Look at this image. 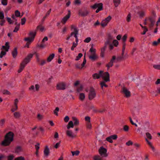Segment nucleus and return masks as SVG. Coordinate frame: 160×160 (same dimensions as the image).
<instances>
[{"instance_id": "nucleus-2", "label": "nucleus", "mask_w": 160, "mask_h": 160, "mask_svg": "<svg viewBox=\"0 0 160 160\" xmlns=\"http://www.w3.org/2000/svg\"><path fill=\"white\" fill-rule=\"evenodd\" d=\"M35 53H36V52H35L33 54H29L24 59L20 64L19 69L18 71V73H20L23 70L25 65L29 62L33 55Z\"/></svg>"}, {"instance_id": "nucleus-1", "label": "nucleus", "mask_w": 160, "mask_h": 160, "mask_svg": "<svg viewBox=\"0 0 160 160\" xmlns=\"http://www.w3.org/2000/svg\"><path fill=\"white\" fill-rule=\"evenodd\" d=\"M14 133L11 131L9 132L4 136V139L2 142L1 145L4 147L9 146L14 139Z\"/></svg>"}, {"instance_id": "nucleus-24", "label": "nucleus", "mask_w": 160, "mask_h": 160, "mask_svg": "<svg viewBox=\"0 0 160 160\" xmlns=\"http://www.w3.org/2000/svg\"><path fill=\"white\" fill-rule=\"evenodd\" d=\"M106 81H103L101 82L100 83V84L101 85V88L102 89H103V87L104 86L105 88H107L108 87V85H107L106 83Z\"/></svg>"}, {"instance_id": "nucleus-35", "label": "nucleus", "mask_w": 160, "mask_h": 160, "mask_svg": "<svg viewBox=\"0 0 160 160\" xmlns=\"http://www.w3.org/2000/svg\"><path fill=\"white\" fill-rule=\"evenodd\" d=\"M94 160H102V158L99 155H95L93 157Z\"/></svg>"}, {"instance_id": "nucleus-50", "label": "nucleus", "mask_w": 160, "mask_h": 160, "mask_svg": "<svg viewBox=\"0 0 160 160\" xmlns=\"http://www.w3.org/2000/svg\"><path fill=\"white\" fill-rule=\"evenodd\" d=\"M142 28L144 30L143 33H142V35H144L145 34L146 32L148 31V29L146 26H145V27H142Z\"/></svg>"}, {"instance_id": "nucleus-62", "label": "nucleus", "mask_w": 160, "mask_h": 160, "mask_svg": "<svg viewBox=\"0 0 160 160\" xmlns=\"http://www.w3.org/2000/svg\"><path fill=\"white\" fill-rule=\"evenodd\" d=\"M116 59V57L115 56H113L112 57V58L110 60V62H111L112 63L115 62V60Z\"/></svg>"}, {"instance_id": "nucleus-7", "label": "nucleus", "mask_w": 160, "mask_h": 160, "mask_svg": "<svg viewBox=\"0 0 160 160\" xmlns=\"http://www.w3.org/2000/svg\"><path fill=\"white\" fill-rule=\"evenodd\" d=\"M101 77L106 82H108L110 81V75L108 72H103L101 75Z\"/></svg>"}, {"instance_id": "nucleus-44", "label": "nucleus", "mask_w": 160, "mask_h": 160, "mask_svg": "<svg viewBox=\"0 0 160 160\" xmlns=\"http://www.w3.org/2000/svg\"><path fill=\"white\" fill-rule=\"evenodd\" d=\"M113 65V63H112L110 61L106 65V66L107 67L108 70L109 68L110 67H112Z\"/></svg>"}, {"instance_id": "nucleus-43", "label": "nucleus", "mask_w": 160, "mask_h": 160, "mask_svg": "<svg viewBox=\"0 0 160 160\" xmlns=\"http://www.w3.org/2000/svg\"><path fill=\"white\" fill-rule=\"evenodd\" d=\"M131 14L130 13H129L128 15L127 18H126V20L128 22H129L131 21Z\"/></svg>"}, {"instance_id": "nucleus-61", "label": "nucleus", "mask_w": 160, "mask_h": 160, "mask_svg": "<svg viewBox=\"0 0 160 160\" xmlns=\"http://www.w3.org/2000/svg\"><path fill=\"white\" fill-rule=\"evenodd\" d=\"M4 18V14L3 12H0V19H3Z\"/></svg>"}, {"instance_id": "nucleus-19", "label": "nucleus", "mask_w": 160, "mask_h": 160, "mask_svg": "<svg viewBox=\"0 0 160 160\" xmlns=\"http://www.w3.org/2000/svg\"><path fill=\"white\" fill-rule=\"evenodd\" d=\"M71 29H73L74 31H75V33H74V37L76 39L78 38L77 36V34H78V30L77 28L73 25H72L71 26Z\"/></svg>"}, {"instance_id": "nucleus-53", "label": "nucleus", "mask_w": 160, "mask_h": 160, "mask_svg": "<svg viewBox=\"0 0 160 160\" xmlns=\"http://www.w3.org/2000/svg\"><path fill=\"white\" fill-rule=\"evenodd\" d=\"M123 129L124 131L128 132L129 130V127L128 125H125L123 126Z\"/></svg>"}, {"instance_id": "nucleus-55", "label": "nucleus", "mask_w": 160, "mask_h": 160, "mask_svg": "<svg viewBox=\"0 0 160 160\" xmlns=\"http://www.w3.org/2000/svg\"><path fill=\"white\" fill-rule=\"evenodd\" d=\"M91 40V38L90 37H88L86 38L84 40V42H85L88 43Z\"/></svg>"}, {"instance_id": "nucleus-63", "label": "nucleus", "mask_w": 160, "mask_h": 160, "mask_svg": "<svg viewBox=\"0 0 160 160\" xmlns=\"http://www.w3.org/2000/svg\"><path fill=\"white\" fill-rule=\"evenodd\" d=\"M127 35L126 34L124 35V36L123 37L122 40L123 41V42H125L127 38Z\"/></svg>"}, {"instance_id": "nucleus-32", "label": "nucleus", "mask_w": 160, "mask_h": 160, "mask_svg": "<svg viewBox=\"0 0 160 160\" xmlns=\"http://www.w3.org/2000/svg\"><path fill=\"white\" fill-rule=\"evenodd\" d=\"M17 26H16L13 31V32H17V31L19 30V29L20 28V23H19L18 24H17V25H16Z\"/></svg>"}, {"instance_id": "nucleus-25", "label": "nucleus", "mask_w": 160, "mask_h": 160, "mask_svg": "<svg viewBox=\"0 0 160 160\" xmlns=\"http://www.w3.org/2000/svg\"><path fill=\"white\" fill-rule=\"evenodd\" d=\"M24 40L25 41H27V42L31 43L33 41L34 39L31 37H28L24 38Z\"/></svg>"}, {"instance_id": "nucleus-52", "label": "nucleus", "mask_w": 160, "mask_h": 160, "mask_svg": "<svg viewBox=\"0 0 160 160\" xmlns=\"http://www.w3.org/2000/svg\"><path fill=\"white\" fill-rule=\"evenodd\" d=\"M59 110V108L58 107L56 108L55 110L54 111V113L55 114L56 116H58V112Z\"/></svg>"}, {"instance_id": "nucleus-11", "label": "nucleus", "mask_w": 160, "mask_h": 160, "mask_svg": "<svg viewBox=\"0 0 160 160\" xmlns=\"http://www.w3.org/2000/svg\"><path fill=\"white\" fill-rule=\"evenodd\" d=\"M48 40V38L47 37H45L42 40L41 42V44L40 45L37 44V47H39L41 48H44L46 46V45L44 44V42L45 41H47Z\"/></svg>"}, {"instance_id": "nucleus-48", "label": "nucleus", "mask_w": 160, "mask_h": 160, "mask_svg": "<svg viewBox=\"0 0 160 160\" xmlns=\"http://www.w3.org/2000/svg\"><path fill=\"white\" fill-rule=\"evenodd\" d=\"M138 13L139 14L140 17H143L145 15V12L143 11H142L141 12H138Z\"/></svg>"}, {"instance_id": "nucleus-4", "label": "nucleus", "mask_w": 160, "mask_h": 160, "mask_svg": "<svg viewBox=\"0 0 160 160\" xmlns=\"http://www.w3.org/2000/svg\"><path fill=\"white\" fill-rule=\"evenodd\" d=\"M121 92L124 95V96L127 98L130 97L131 96V92L129 91L126 87L124 85L122 86Z\"/></svg>"}, {"instance_id": "nucleus-45", "label": "nucleus", "mask_w": 160, "mask_h": 160, "mask_svg": "<svg viewBox=\"0 0 160 160\" xmlns=\"http://www.w3.org/2000/svg\"><path fill=\"white\" fill-rule=\"evenodd\" d=\"M112 19V17L110 16H109L108 17L106 18L104 20L105 21L108 23Z\"/></svg>"}, {"instance_id": "nucleus-6", "label": "nucleus", "mask_w": 160, "mask_h": 160, "mask_svg": "<svg viewBox=\"0 0 160 160\" xmlns=\"http://www.w3.org/2000/svg\"><path fill=\"white\" fill-rule=\"evenodd\" d=\"M98 152L102 158L106 157L108 156L107 154V150L103 147H101L98 150Z\"/></svg>"}, {"instance_id": "nucleus-20", "label": "nucleus", "mask_w": 160, "mask_h": 160, "mask_svg": "<svg viewBox=\"0 0 160 160\" xmlns=\"http://www.w3.org/2000/svg\"><path fill=\"white\" fill-rule=\"evenodd\" d=\"M107 46L104 45V46L101 49L100 56L102 58H104V57L105 51Z\"/></svg>"}, {"instance_id": "nucleus-29", "label": "nucleus", "mask_w": 160, "mask_h": 160, "mask_svg": "<svg viewBox=\"0 0 160 160\" xmlns=\"http://www.w3.org/2000/svg\"><path fill=\"white\" fill-rule=\"evenodd\" d=\"M124 59V57L121 56H118L117 58H116V62H120Z\"/></svg>"}, {"instance_id": "nucleus-23", "label": "nucleus", "mask_w": 160, "mask_h": 160, "mask_svg": "<svg viewBox=\"0 0 160 160\" xmlns=\"http://www.w3.org/2000/svg\"><path fill=\"white\" fill-rule=\"evenodd\" d=\"M74 127V124L72 121H70L68 122V124L67 126L68 129H69L70 128H73Z\"/></svg>"}, {"instance_id": "nucleus-33", "label": "nucleus", "mask_w": 160, "mask_h": 160, "mask_svg": "<svg viewBox=\"0 0 160 160\" xmlns=\"http://www.w3.org/2000/svg\"><path fill=\"white\" fill-rule=\"evenodd\" d=\"M5 122V119H2L0 120V126L3 127Z\"/></svg>"}, {"instance_id": "nucleus-15", "label": "nucleus", "mask_w": 160, "mask_h": 160, "mask_svg": "<svg viewBox=\"0 0 160 160\" xmlns=\"http://www.w3.org/2000/svg\"><path fill=\"white\" fill-rule=\"evenodd\" d=\"M43 152L45 157H48L50 153V151L48 146H45Z\"/></svg>"}, {"instance_id": "nucleus-9", "label": "nucleus", "mask_w": 160, "mask_h": 160, "mask_svg": "<svg viewBox=\"0 0 160 160\" xmlns=\"http://www.w3.org/2000/svg\"><path fill=\"white\" fill-rule=\"evenodd\" d=\"M118 138L117 135L116 134L111 135L106 138V140L111 143L113 142L112 139L116 140Z\"/></svg>"}, {"instance_id": "nucleus-22", "label": "nucleus", "mask_w": 160, "mask_h": 160, "mask_svg": "<svg viewBox=\"0 0 160 160\" xmlns=\"http://www.w3.org/2000/svg\"><path fill=\"white\" fill-rule=\"evenodd\" d=\"M54 56L55 54L54 53H52L47 58V61L48 62H51V60L53 59Z\"/></svg>"}, {"instance_id": "nucleus-21", "label": "nucleus", "mask_w": 160, "mask_h": 160, "mask_svg": "<svg viewBox=\"0 0 160 160\" xmlns=\"http://www.w3.org/2000/svg\"><path fill=\"white\" fill-rule=\"evenodd\" d=\"M18 54L17 48H15L12 52V55L14 58H15Z\"/></svg>"}, {"instance_id": "nucleus-59", "label": "nucleus", "mask_w": 160, "mask_h": 160, "mask_svg": "<svg viewBox=\"0 0 160 160\" xmlns=\"http://www.w3.org/2000/svg\"><path fill=\"white\" fill-rule=\"evenodd\" d=\"M26 22V19L24 17L21 19V24L23 25L25 24Z\"/></svg>"}, {"instance_id": "nucleus-51", "label": "nucleus", "mask_w": 160, "mask_h": 160, "mask_svg": "<svg viewBox=\"0 0 160 160\" xmlns=\"http://www.w3.org/2000/svg\"><path fill=\"white\" fill-rule=\"evenodd\" d=\"M14 158L13 155H10L7 157L8 160H12Z\"/></svg>"}, {"instance_id": "nucleus-60", "label": "nucleus", "mask_w": 160, "mask_h": 160, "mask_svg": "<svg viewBox=\"0 0 160 160\" xmlns=\"http://www.w3.org/2000/svg\"><path fill=\"white\" fill-rule=\"evenodd\" d=\"M14 160H25V159L23 157L20 156L16 158Z\"/></svg>"}, {"instance_id": "nucleus-36", "label": "nucleus", "mask_w": 160, "mask_h": 160, "mask_svg": "<svg viewBox=\"0 0 160 160\" xmlns=\"http://www.w3.org/2000/svg\"><path fill=\"white\" fill-rule=\"evenodd\" d=\"M113 2L114 4L115 7H117L118 5L120 3V1H113Z\"/></svg>"}, {"instance_id": "nucleus-37", "label": "nucleus", "mask_w": 160, "mask_h": 160, "mask_svg": "<svg viewBox=\"0 0 160 160\" xmlns=\"http://www.w3.org/2000/svg\"><path fill=\"white\" fill-rule=\"evenodd\" d=\"M37 118L39 120H41L43 118V115H41L40 114H38L37 115Z\"/></svg>"}, {"instance_id": "nucleus-13", "label": "nucleus", "mask_w": 160, "mask_h": 160, "mask_svg": "<svg viewBox=\"0 0 160 160\" xmlns=\"http://www.w3.org/2000/svg\"><path fill=\"white\" fill-rule=\"evenodd\" d=\"M71 15V12L70 10L68 11V13L64 17L61 21V22L63 24H65L67 20L70 18Z\"/></svg>"}, {"instance_id": "nucleus-3", "label": "nucleus", "mask_w": 160, "mask_h": 160, "mask_svg": "<svg viewBox=\"0 0 160 160\" xmlns=\"http://www.w3.org/2000/svg\"><path fill=\"white\" fill-rule=\"evenodd\" d=\"M96 95L95 89L92 87H90L88 93V99L90 100H92L96 97Z\"/></svg>"}, {"instance_id": "nucleus-8", "label": "nucleus", "mask_w": 160, "mask_h": 160, "mask_svg": "<svg viewBox=\"0 0 160 160\" xmlns=\"http://www.w3.org/2000/svg\"><path fill=\"white\" fill-rule=\"evenodd\" d=\"M89 12L86 9H85L84 10L80 9L78 11V15L82 17H85L87 16Z\"/></svg>"}, {"instance_id": "nucleus-58", "label": "nucleus", "mask_w": 160, "mask_h": 160, "mask_svg": "<svg viewBox=\"0 0 160 160\" xmlns=\"http://www.w3.org/2000/svg\"><path fill=\"white\" fill-rule=\"evenodd\" d=\"M153 67L156 69L160 70V64L154 65Z\"/></svg>"}, {"instance_id": "nucleus-16", "label": "nucleus", "mask_w": 160, "mask_h": 160, "mask_svg": "<svg viewBox=\"0 0 160 160\" xmlns=\"http://www.w3.org/2000/svg\"><path fill=\"white\" fill-rule=\"evenodd\" d=\"M66 132L67 135L69 138H73L76 137V135L73 134L71 131L68 130Z\"/></svg>"}, {"instance_id": "nucleus-40", "label": "nucleus", "mask_w": 160, "mask_h": 160, "mask_svg": "<svg viewBox=\"0 0 160 160\" xmlns=\"http://www.w3.org/2000/svg\"><path fill=\"white\" fill-rule=\"evenodd\" d=\"M115 47H117L118 45V42L116 40H114L112 44Z\"/></svg>"}, {"instance_id": "nucleus-64", "label": "nucleus", "mask_w": 160, "mask_h": 160, "mask_svg": "<svg viewBox=\"0 0 160 160\" xmlns=\"http://www.w3.org/2000/svg\"><path fill=\"white\" fill-rule=\"evenodd\" d=\"M69 119V118L68 116H66L64 119V120L65 122H68Z\"/></svg>"}, {"instance_id": "nucleus-5", "label": "nucleus", "mask_w": 160, "mask_h": 160, "mask_svg": "<svg viewBox=\"0 0 160 160\" xmlns=\"http://www.w3.org/2000/svg\"><path fill=\"white\" fill-rule=\"evenodd\" d=\"M89 52L92 53V54L89 56V58L92 61H95L98 58V56L96 55V49H90Z\"/></svg>"}, {"instance_id": "nucleus-41", "label": "nucleus", "mask_w": 160, "mask_h": 160, "mask_svg": "<svg viewBox=\"0 0 160 160\" xmlns=\"http://www.w3.org/2000/svg\"><path fill=\"white\" fill-rule=\"evenodd\" d=\"M87 128L90 129L92 128V124L91 122H87L86 123Z\"/></svg>"}, {"instance_id": "nucleus-18", "label": "nucleus", "mask_w": 160, "mask_h": 160, "mask_svg": "<svg viewBox=\"0 0 160 160\" xmlns=\"http://www.w3.org/2000/svg\"><path fill=\"white\" fill-rule=\"evenodd\" d=\"M9 42H6L5 44V46H2V49L4 50L6 52H8L9 48L10 46L9 45Z\"/></svg>"}, {"instance_id": "nucleus-39", "label": "nucleus", "mask_w": 160, "mask_h": 160, "mask_svg": "<svg viewBox=\"0 0 160 160\" xmlns=\"http://www.w3.org/2000/svg\"><path fill=\"white\" fill-rule=\"evenodd\" d=\"M149 19L150 22L151 23H154L155 22V18H153L152 17H150L149 18Z\"/></svg>"}, {"instance_id": "nucleus-38", "label": "nucleus", "mask_w": 160, "mask_h": 160, "mask_svg": "<svg viewBox=\"0 0 160 160\" xmlns=\"http://www.w3.org/2000/svg\"><path fill=\"white\" fill-rule=\"evenodd\" d=\"M2 93L4 95H10V92L7 90H3L2 91Z\"/></svg>"}, {"instance_id": "nucleus-14", "label": "nucleus", "mask_w": 160, "mask_h": 160, "mask_svg": "<svg viewBox=\"0 0 160 160\" xmlns=\"http://www.w3.org/2000/svg\"><path fill=\"white\" fill-rule=\"evenodd\" d=\"M103 72V71H100L98 73H95L93 74L92 76L93 79L99 78L101 77L102 74Z\"/></svg>"}, {"instance_id": "nucleus-31", "label": "nucleus", "mask_w": 160, "mask_h": 160, "mask_svg": "<svg viewBox=\"0 0 160 160\" xmlns=\"http://www.w3.org/2000/svg\"><path fill=\"white\" fill-rule=\"evenodd\" d=\"M29 35L31 37L32 39H34L36 35V32H35L34 33L32 32H30L29 33Z\"/></svg>"}, {"instance_id": "nucleus-17", "label": "nucleus", "mask_w": 160, "mask_h": 160, "mask_svg": "<svg viewBox=\"0 0 160 160\" xmlns=\"http://www.w3.org/2000/svg\"><path fill=\"white\" fill-rule=\"evenodd\" d=\"M102 7L103 8V4L102 3H95L93 6H90L91 8L94 9L99 8L100 7Z\"/></svg>"}, {"instance_id": "nucleus-26", "label": "nucleus", "mask_w": 160, "mask_h": 160, "mask_svg": "<svg viewBox=\"0 0 160 160\" xmlns=\"http://www.w3.org/2000/svg\"><path fill=\"white\" fill-rule=\"evenodd\" d=\"M14 117L16 118H19L21 116V114L19 112H15L14 114Z\"/></svg>"}, {"instance_id": "nucleus-56", "label": "nucleus", "mask_w": 160, "mask_h": 160, "mask_svg": "<svg viewBox=\"0 0 160 160\" xmlns=\"http://www.w3.org/2000/svg\"><path fill=\"white\" fill-rule=\"evenodd\" d=\"M81 3V1H75L74 2V4L77 5H79Z\"/></svg>"}, {"instance_id": "nucleus-30", "label": "nucleus", "mask_w": 160, "mask_h": 160, "mask_svg": "<svg viewBox=\"0 0 160 160\" xmlns=\"http://www.w3.org/2000/svg\"><path fill=\"white\" fill-rule=\"evenodd\" d=\"M85 98V94L84 93H81L80 94L79 96V99L82 100L83 101L84 100Z\"/></svg>"}, {"instance_id": "nucleus-47", "label": "nucleus", "mask_w": 160, "mask_h": 160, "mask_svg": "<svg viewBox=\"0 0 160 160\" xmlns=\"http://www.w3.org/2000/svg\"><path fill=\"white\" fill-rule=\"evenodd\" d=\"M146 135L147 138L151 140L152 139V136L148 132H147L146 133Z\"/></svg>"}, {"instance_id": "nucleus-54", "label": "nucleus", "mask_w": 160, "mask_h": 160, "mask_svg": "<svg viewBox=\"0 0 160 160\" xmlns=\"http://www.w3.org/2000/svg\"><path fill=\"white\" fill-rule=\"evenodd\" d=\"M77 45V43H75L74 42L73 43L72 46L71 47V50L72 51L76 47Z\"/></svg>"}, {"instance_id": "nucleus-10", "label": "nucleus", "mask_w": 160, "mask_h": 160, "mask_svg": "<svg viewBox=\"0 0 160 160\" xmlns=\"http://www.w3.org/2000/svg\"><path fill=\"white\" fill-rule=\"evenodd\" d=\"M113 39L111 35V34L109 33L108 35V38L106 41L105 42V46H107L108 44L111 43L112 40Z\"/></svg>"}, {"instance_id": "nucleus-28", "label": "nucleus", "mask_w": 160, "mask_h": 160, "mask_svg": "<svg viewBox=\"0 0 160 160\" xmlns=\"http://www.w3.org/2000/svg\"><path fill=\"white\" fill-rule=\"evenodd\" d=\"M22 151L21 147L20 146H17L15 149V152L18 153Z\"/></svg>"}, {"instance_id": "nucleus-42", "label": "nucleus", "mask_w": 160, "mask_h": 160, "mask_svg": "<svg viewBox=\"0 0 160 160\" xmlns=\"http://www.w3.org/2000/svg\"><path fill=\"white\" fill-rule=\"evenodd\" d=\"M82 53H79L78 54V56H77L75 59V60L78 61L82 56Z\"/></svg>"}, {"instance_id": "nucleus-12", "label": "nucleus", "mask_w": 160, "mask_h": 160, "mask_svg": "<svg viewBox=\"0 0 160 160\" xmlns=\"http://www.w3.org/2000/svg\"><path fill=\"white\" fill-rule=\"evenodd\" d=\"M56 88L57 90H64L66 88V85L64 82L59 83L57 84Z\"/></svg>"}, {"instance_id": "nucleus-46", "label": "nucleus", "mask_w": 160, "mask_h": 160, "mask_svg": "<svg viewBox=\"0 0 160 160\" xmlns=\"http://www.w3.org/2000/svg\"><path fill=\"white\" fill-rule=\"evenodd\" d=\"M15 16L17 17H20V13L18 10H17L15 11Z\"/></svg>"}, {"instance_id": "nucleus-57", "label": "nucleus", "mask_w": 160, "mask_h": 160, "mask_svg": "<svg viewBox=\"0 0 160 160\" xmlns=\"http://www.w3.org/2000/svg\"><path fill=\"white\" fill-rule=\"evenodd\" d=\"M7 20L8 22L9 23V24H12L13 23V22L11 19V18L9 17L7 18Z\"/></svg>"}, {"instance_id": "nucleus-34", "label": "nucleus", "mask_w": 160, "mask_h": 160, "mask_svg": "<svg viewBox=\"0 0 160 160\" xmlns=\"http://www.w3.org/2000/svg\"><path fill=\"white\" fill-rule=\"evenodd\" d=\"M108 23L107 22L103 20L102 21L101 23V25L102 27H104L105 26L107 25Z\"/></svg>"}, {"instance_id": "nucleus-49", "label": "nucleus", "mask_w": 160, "mask_h": 160, "mask_svg": "<svg viewBox=\"0 0 160 160\" xmlns=\"http://www.w3.org/2000/svg\"><path fill=\"white\" fill-rule=\"evenodd\" d=\"M6 54V52L5 51H2L0 54V58H2V57L5 55Z\"/></svg>"}, {"instance_id": "nucleus-27", "label": "nucleus", "mask_w": 160, "mask_h": 160, "mask_svg": "<svg viewBox=\"0 0 160 160\" xmlns=\"http://www.w3.org/2000/svg\"><path fill=\"white\" fill-rule=\"evenodd\" d=\"M71 152L72 153V156H74V155L77 156L79 154L80 151L79 150H76L74 151H71Z\"/></svg>"}]
</instances>
